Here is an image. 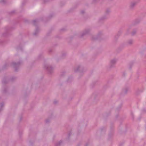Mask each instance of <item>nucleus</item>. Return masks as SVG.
Returning a JSON list of instances; mask_svg holds the SVG:
<instances>
[{
    "mask_svg": "<svg viewBox=\"0 0 146 146\" xmlns=\"http://www.w3.org/2000/svg\"><path fill=\"white\" fill-rule=\"evenodd\" d=\"M8 82L7 79L6 78H4L2 80V83L3 84H5L7 83Z\"/></svg>",
    "mask_w": 146,
    "mask_h": 146,
    "instance_id": "obj_9",
    "label": "nucleus"
},
{
    "mask_svg": "<svg viewBox=\"0 0 146 146\" xmlns=\"http://www.w3.org/2000/svg\"><path fill=\"white\" fill-rule=\"evenodd\" d=\"M128 90V88H126L122 90V92L124 94H126Z\"/></svg>",
    "mask_w": 146,
    "mask_h": 146,
    "instance_id": "obj_10",
    "label": "nucleus"
},
{
    "mask_svg": "<svg viewBox=\"0 0 146 146\" xmlns=\"http://www.w3.org/2000/svg\"><path fill=\"white\" fill-rule=\"evenodd\" d=\"M133 42V41L132 39L129 40L127 42V43L129 45L131 44Z\"/></svg>",
    "mask_w": 146,
    "mask_h": 146,
    "instance_id": "obj_11",
    "label": "nucleus"
},
{
    "mask_svg": "<svg viewBox=\"0 0 146 146\" xmlns=\"http://www.w3.org/2000/svg\"><path fill=\"white\" fill-rule=\"evenodd\" d=\"M137 3V0H134L131 1L130 5L129 8L130 9H133L135 7Z\"/></svg>",
    "mask_w": 146,
    "mask_h": 146,
    "instance_id": "obj_3",
    "label": "nucleus"
},
{
    "mask_svg": "<svg viewBox=\"0 0 146 146\" xmlns=\"http://www.w3.org/2000/svg\"><path fill=\"white\" fill-rule=\"evenodd\" d=\"M117 61V60L116 59H114L112 60L110 63V67L111 68L113 67L115 65V64Z\"/></svg>",
    "mask_w": 146,
    "mask_h": 146,
    "instance_id": "obj_4",
    "label": "nucleus"
},
{
    "mask_svg": "<svg viewBox=\"0 0 146 146\" xmlns=\"http://www.w3.org/2000/svg\"><path fill=\"white\" fill-rule=\"evenodd\" d=\"M37 21H38L37 20H34L33 21V24L34 25H35L36 24V23L37 22Z\"/></svg>",
    "mask_w": 146,
    "mask_h": 146,
    "instance_id": "obj_14",
    "label": "nucleus"
},
{
    "mask_svg": "<svg viewBox=\"0 0 146 146\" xmlns=\"http://www.w3.org/2000/svg\"><path fill=\"white\" fill-rule=\"evenodd\" d=\"M96 0H93V1L94 2H95L96 1Z\"/></svg>",
    "mask_w": 146,
    "mask_h": 146,
    "instance_id": "obj_26",
    "label": "nucleus"
},
{
    "mask_svg": "<svg viewBox=\"0 0 146 146\" xmlns=\"http://www.w3.org/2000/svg\"><path fill=\"white\" fill-rule=\"evenodd\" d=\"M141 19L140 18H138L136 19L133 22L132 25H135L139 23L141 21Z\"/></svg>",
    "mask_w": 146,
    "mask_h": 146,
    "instance_id": "obj_6",
    "label": "nucleus"
},
{
    "mask_svg": "<svg viewBox=\"0 0 146 146\" xmlns=\"http://www.w3.org/2000/svg\"><path fill=\"white\" fill-rule=\"evenodd\" d=\"M84 12L85 11L84 10H82L81 11V13L82 14H84Z\"/></svg>",
    "mask_w": 146,
    "mask_h": 146,
    "instance_id": "obj_20",
    "label": "nucleus"
},
{
    "mask_svg": "<svg viewBox=\"0 0 146 146\" xmlns=\"http://www.w3.org/2000/svg\"><path fill=\"white\" fill-rule=\"evenodd\" d=\"M71 132H70L69 133V136H70L71 135Z\"/></svg>",
    "mask_w": 146,
    "mask_h": 146,
    "instance_id": "obj_23",
    "label": "nucleus"
},
{
    "mask_svg": "<svg viewBox=\"0 0 146 146\" xmlns=\"http://www.w3.org/2000/svg\"><path fill=\"white\" fill-rule=\"evenodd\" d=\"M131 26H130L129 27V28H128V29H127V32H129V30L130 29H131Z\"/></svg>",
    "mask_w": 146,
    "mask_h": 146,
    "instance_id": "obj_19",
    "label": "nucleus"
},
{
    "mask_svg": "<svg viewBox=\"0 0 146 146\" xmlns=\"http://www.w3.org/2000/svg\"><path fill=\"white\" fill-rule=\"evenodd\" d=\"M44 68L50 74L51 73L53 72L54 68L50 65L46 64L44 66Z\"/></svg>",
    "mask_w": 146,
    "mask_h": 146,
    "instance_id": "obj_1",
    "label": "nucleus"
},
{
    "mask_svg": "<svg viewBox=\"0 0 146 146\" xmlns=\"http://www.w3.org/2000/svg\"><path fill=\"white\" fill-rule=\"evenodd\" d=\"M39 30L38 28H36L35 32L34 33L33 35H36L39 33Z\"/></svg>",
    "mask_w": 146,
    "mask_h": 146,
    "instance_id": "obj_8",
    "label": "nucleus"
},
{
    "mask_svg": "<svg viewBox=\"0 0 146 146\" xmlns=\"http://www.w3.org/2000/svg\"><path fill=\"white\" fill-rule=\"evenodd\" d=\"M90 31L89 29H86L82 33L81 36L83 37L84 36L89 34Z\"/></svg>",
    "mask_w": 146,
    "mask_h": 146,
    "instance_id": "obj_5",
    "label": "nucleus"
},
{
    "mask_svg": "<svg viewBox=\"0 0 146 146\" xmlns=\"http://www.w3.org/2000/svg\"><path fill=\"white\" fill-rule=\"evenodd\" d=\"M57 103V102H56V101H54V103L55 104H56Z\"/></svg>",
    "mask_w": 146,
    "mask_h": 146,
    "instance_id": "obj_25",
    "label": "nucleus"
},
{
    "mask_svg": "<svg viewBox=\"0 0 146 146\" xmlns=\"http://www.w3.org/2000/svg\"><path fill=\"white\" fill-rule=\"evenodd\" d=\"M137 32L136 30H134L131 33V34L132 35H134Z\"/></svg>",
    "mask_w": 146,
    "mask_h": 146,
    "instance_id": "obj_15",
    "label": "nucleus"
},
{
    "mask_svg": "<svg viewBox=\"0 0 146 146\" xmlns=\"http://www.w3.org/2000/svg\"><path fill=\"white\" fill-rule=\"evenodd\" d=\"M17 49L18 50H19V49L21 50V49H21V48H19L18 47V48H17Z\"/></svg>",
    "mask_w": 146,
    "mask_h": 146,
    "instance_id": "obj_24",
    "label": "nucleus"
},
{
    "mask_svg": "<svg viewBox=\"0 0 146 146\" xmlns=\"http://www.w3.org/2000/svg\"><path fill=\"white\" fill-rule=\"evenodd\" d=\"M98 38H95V37H93L92 39L93 40H96Z\"/></svg>",
    "mask_w": 146,
    "mask_h": 146,
    "instance_id": "obj_21",
    "label": "nucleus"
},
{
    "mask_svg": "<svg viewBox=\"0 0 146 146\" xmlns=\"http://www.w3.org/2000/svg\"><path fill=\"white\" fill-rule=\"evenodd\" d=\"M81 68H82V67L80 66H78L74 68V71L75 72H78Z\"/></svg>",
    "mask_w": 146,
    "mask_h": 146,
    "instance_id": "obj_7",
    "label": "nucleus"
},
{
    "mask_svg": "<svg viewBox=\"0 0 146 146\" xmlns=\"http://www.w3.org/2000/svg\"><path fill=\"white\" fill-rule=\"evenodd\" d=\"M6 91V89H5L4 90H3V92H5Z\"/></svg>",
    "mask_w": 146,
    "mask_h": 146,
    "instance_id": "obj_22",
    "label": "nucleus"
},
{
    "mask_svg": "<svg viewBox=\"0 0 146 146\" xmlns=\"http://www.w3.org/2000/svg\"><path fill=\"white\" fill-rule=\"evenodd\" d=\"M6 2V0H1L0 1V3H5Z\"/></svg>",
    "mask_w": 146,
    "mask_h": 146,
    "instance_id": "obj_16",
    "label": "nucleus"
},
{
    "mask_svg": "<svg viewBox=\"0 0 146 146\" xmlns=\"http://www.w3.org/2000/svg\"><path fill=\"white\" fill-rule=\"evenodd\" d=\"M50 121V119H47L46 120V123H48Z\"/></svg>",
    "mask_w": 146,
    "mask_h": 146,
    "instance_id": "obj_17",
    "label": "nucleus"
},
{
    "mask_svg": "<svg viewBox=\"0 0 146 146\" xmlns=\"http://www.w3.org/2000/svg\"><path fill=\"white\" fill-rule=\"evenodd\" d=\"M106 16H104L102 17L99 19V21H102L104 20V19H106Z\"/></svg>",
    "mask_w": 146,
    "mask_h": 146,
    "instance_id": "obj_12",
    "label": "nucleus"
},
{
    "mask_svg": "<svg viewBox=\"0 0 146 146\" xmlns=\"http://www.w3.org/2000/svg\"><path fill=\"white\" fill-rule=\"evenodd\" d=\"M62 143V141H60L58 143H57L56 144V146H59Z\"/></svg>",
    "mask_w": 146,
    "mask_h": 146,
    "instance_id": "obj_13",
    "label": "nucleus"
},
{
    "mask_svg": "<svg viewBox=\"0 0 146 146\" xmlns=\"http://www.w3.org/2000/svg\"><path fill=\"white\" fill-rule=\"evenodd\" d=\"M21 63V62H19L17 63H15L13 62L12 63V65L13 67L15 69V70L16 71H18Z\"/></svg>",
    "mask_w": 146,
    "mask_h": 146,
    "instance_id": "obj_2",
    "label": "nucleus"
},
{
    "mask_svg": "<svg viewBox=\"0 0 146 146\" xmlns=\"http://www.w3.org/2000/svg\"><path fill=\"white\" fill-rule=\"evenodd\" d=\"M110 12V9H106V13H108L109 12Z\"/></svg>",
    "mask_w": 146,
    "mask_h": 146,
    "instance_id": "obj_18",
    "label": "nucleus"
}]
</instances>
